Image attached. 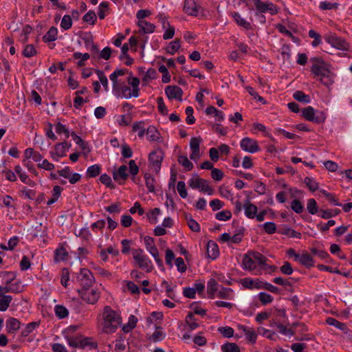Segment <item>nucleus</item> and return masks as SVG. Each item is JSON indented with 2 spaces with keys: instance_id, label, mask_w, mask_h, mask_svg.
I'll list each match as a JSON object with an SVG mask.
<instances>
[{
  "instance_id": "nucleus-29",
  "label": "nucleus",
  "mask_w": 352,
  "mask_h": 352,
  "mask_svg": "<svg viewBox=\"0 0 352 352\" xmlns=\"http://www.w3.org/2000/svg\"><path fill=\"white\" fill-rule=\"evenodd\" d=\"M207 254L208 257L212 260L217 258L219 254V248L215 243L212 241H210L208 243Z\"/></svg>"
},
{
  "instance_id": "nucleus-6",
  "label": "nucleus",
  "mask_w": 352,
  "mask_h": 352,
  "mask_svg": "<svg viewBox=\"0 0 352 352\" xmlns=\"http://www.w3.org/2000/svg\"><path fill=\"white\" fill-rule=\"evenodd\" d=\"M302 115L307 120L317 124L323 123L327 118L323 111H316L311 106L304 108L302 111Z\"/></svg>"
},
{
  "instance_id": "nucleus-35",
  "label": "nucleus",
  "mask_w": 352,
  "mask_h": 352,
  "mask_svg": "<svg viewBox=\"0 0 352 352\" xmlns=\"http://www.w3.org/2000/svg\"><path fill=\"white\" fill-rule=\"evenodd\" d=\"M128 72L126 69H116L112 74H110L109 78L112 82V85L121 82L122 81L118 80V77L124 76Z\"/></svg>"
},
{
  "instance_id": "nucleus-62",
  "label": "nucleus",
  "mask_w": 352,
  "mask_h": 352,
  "mask_svg": "<svg viewBox=\"0 0 352 352\" xmlns=\"http://www.w3.org/2000/svg\"><path fill=\"white\" fill-rule=\"evenodd\" d=\"M215 217L219 221H228L231 219L232 213L229 210H222L216 213Z\"/></svg>"
},
{
  "instance_id": "nucleus-53",
  "label": "nucleus",
  "mask_w": 352,
  "mask_h": 352,
  "mask_svg": "<svg viewBox=\"0 0 352 352\" xmlns=\"http://www.w3.org/2000/svg\"><path fill=\"white\" fill-rule=\"evenodd\" d=\"M124 285H126L128 291L132 294H139L140 289L139 287L131 280H124Z\"/></svg>"
},
{
  "instance_id": "nucleus-8",
  "label": "nucleus",
  "mask_w": 352,
  "mask_h": 352,
  "mask_svg": "<svg viewBox=\"0 0 352 352\" xmlns=\"http://www.w3.org/2000/svg\"><path fill=\"white\" fill-rule=\"evenodd\" d=\"M77 280L82 288H91L95 283L92 272L87 268H81L76 276Z\"/></svg>"
},
{
  "instance_id": "nucleus-17",
  "label": "nucleus",
  "mask_w": 352,
  "mask_h": 352,
  "mask_svg": "<svg viewBox=\"0 0 352 352\" xmlns=\"http://www.w3.org/2000/svg\"><path fill=\"white\" fill-rule=\"evenodd\" d=\"M165 93L169 99H177L182 100V89L178 86H168L165 89Z\"/></svg>"
},
{
  "instance_id": "nucleus-7",
  "label": "nucleus",
  "mask_w": 352,
  "mask_h": 352,
  "mask_svg": "<svg viewBox=\"0 0 352 352\" xmlns=\"http://www.w3.org/2000/svg\"><path fill=\"white\" fill-rule=\"evenodd\" d=\"M78 292L84 301L91 305L96 304L100 297V292L96 288H82Z\"/></svg>"
},
{
  "instance_id": "nucleus-41",
  "label": "nucleus",
  "mask_w": 352,
  "mask_h": 352,
  "mask_svg": "<svg viewBox=\"0 0 352 352\" xmlns=\"http://www.w3.org/2000/svg\"><path fill=\"white\" fill-rule=\"evenodd\" d=\"M101 170V166L99 164H94L89 166L87 169V177H96L98 176Z\"/></svg>"
},
{
  "instance_id": "nucleus-40",
  "label": "nucleus",
  "mask_w": 352,
  "mask_h": 352,
  "mask_svg": "<svg viewBox=\"0 0 352 352\" xmlns=\"http://www.w3.org/2000/svg\"><path fill=\"white\" fill-rule=\"evenodd\" d=\"M278 233L284 235L289 236L292 238H296V239H300L301 238V233L296 232V230L290 228H284L283 229H280L278 230Z\"/></svg>"
},
{
  "instance_id": "nucleus-28",
  "label": "nucleus",
  "mask_w": 352,
  "mask_h": 352,
  "mask_svg": "<svg viewBox=\"0 0 352 352\" xmlns=\"http://www.w3.org/2000/svg\"><path fill=\"white\" fill-rule=\"evenodd\" d=\"M326 322L329 325L336 327L338 329L342 331L344 333H346L349 331L345 323L341 322L333 318H327Z\"/></svg>"
},
{
  "instance_id": "nucleus-45",
  "label": "nucleus",
  "mask_w": 352,
  "mask_h": 352,
  "mask_svg": "<svg viewBox=\"0 0 352 352\" xmlns=\"http://www.w3.org/2000/svg\"><path fill=\"white\" fill-rule=\"evenodd\" d=\"M39 324L36 322H30L26 324L24 329L21 331V335L23 337H27L29 336L33 331L38 327Z\"/></svg>"
},
{
  "instance_id": "nucleus-14",
  "label": "nucleus",
  "mask_w": 352,
  "mask_h": 352,
  "mask_svg": "<svg viewBox=\"0 0 352 352\" xmlns=\"http://www.w3.org/2000/svg\"><path fill=\"white\" fill-rule=\"evenodd\" d=\"M240 146L242 150L250 153H255L260 151L258 142L250 138H244L240 142Z\"/></svg>"
},
{
  "instance_id": "nucleus-32",
  "label": "nucleus",
  "mask_w": 352,
  "mask_h": 352,
  "mask_svg": "<svg viewBox=\"0 0 352 352\" xmlns=\"http://www.w3.org/2000/svg\"><path fill=\"white\" fill-rule=\"evenodd\" d=\"M68 253L63 247L58 248L54 251V260L56 263L65 261L67 258Z\"/></svg>"
},
{
  "instance_id": "nucleus-43",
  "label": "nucleus",
  "mask_w": 352,
  "mask_h": 352,
  "mask_svg": "<svg viewBox=\"0 0 352 352\" xmlns=\"http://www.w3.org/2000/svg\"><path fill=\"white\" fill-rule=\"evenodd\" d=\"M61 191H62V188L60 186H55L53 188L52 197V198L48 199V201H47V204L50 206V205L54 204L58 200L59 197L60 196Z\"/></svg>"
},
{
  "instance_id": "nucleus-63",
  "label": "nucleus",
  "mask_w": 352,
  "mask_h": 352,
  "mask_svg": "<svg viewBox=\"0 0 352 352\" xmlns=\"http://www.w3.org/2000/svg\"><path fill=\"white\" fill-rule=\"evenodd\" d=\"M308 34L310 38L314 39L311 43L313 47H317L321 43L320 35L314 30H310L308 32Z\"/></svg>"
},
{
  "instance_id": "nucleus-27",
  "label": "nucleus",
  "mask_w": 352,
  "mask_h": 352,
  "mask_svg": "<svg viewBox=\"0 0 352 352\" xmlns=\"http://www.w3.org/2000/svg\"><path fill=\"white\" fill-rule=\"evenodd\" d=\"M298 261L307 268L314 266V258L307 252H304L303 254H300Z\"/></svg>"
},
{
  "instance_id": "nucleus-42",
  "label": "nucleus",
  "mask_w": 352,
  "mask_h": 352,
  "mask_svg": "<svg viewBox=\"0 0 352 352\" xmlns=\"http://www.w3.org/2000/svg\"><path fill=\"white\" fill-rule=\"evenodd\" d=\"M145 184L148 190L151 192H155V179L151 174L144 175Z\"/></svg>"
},
{
  "instance_id": "nucleus-46",
  "label": "nucleus",
  "mask_w": 352,
  "mask_h": 352,
  "mask_svg": "<svg viewBox=\"0 0 352 352\" xmlns=\"http://www.w3.org/2000/svg\"><path fill=\"white\" fill-rule=\"evenodd\" d=\"M180 47L179 39H175L171 41L168 46L166 47V52L171 55L175 54Z\"/></svg>"
},
{
  "instance_id": "nucleus-64",
  "label": "nucleus",
  "mask_w": 352,
  "mask_h": 352,
  "mask_svg": "<svg viewBox=\"0 0 352 352\" xmlns=\"http://www.w3.org/2000/svg\"><path fill=\"white\" fill-rule=\"evenodd\" d=\"M219 191L221 197L230 200L233 199V194L228 187L221 186L219 188Z\"/></svg>"
},
{
  "instance_id": "nucleus-51",
  "label": "nucleus",
  "mask_w": 352,
  "mask_h": 352,
  "mask_svg": "<svg viewBox=\"0 0 352 352\" xmlns=\"http://www.w3.org/2000/svg\"><path fill=\"white\" fill-rule=\"evenodd\" d=\"M178 162L182 165L187 171H189L193 168L192 163L188 160L185 155H180L178 157Z\"/></svg>"
},
{
  "instance_id": "nucleus-50",
  "label": "nucleus",
  "mask_w": 352,
  "mask_h": 352,
  "mask_svg": "<svg viewBox=\"0 0 352 352\" xmlns=\"http://www.w3.org/2000/svg\"><path fill=\"white\" fill-rule=\"evenodd\" d=\"M274 325L276 327L278 332L283 335H285L290 338L294 334V331L292 329H287L283 324L274 322Z\"/></svg>"
},
{
  "instance_id": "nucleus-56",
  "label": "nucleus",
  "mask_w": 352,
  "mask_h": 352,
  "mask_svg": "<svg viewBox=\"0 0 352 352\" xmlns=\"http://www.w3.org/2000/svg\"><path fill=\"white\" fill-rule=\"evenodd\" d=\"M222 352H240L239 346L235 343L228 342L221 346Z\"/></svg>"
},
{
  "instance_id": "nucleus-61",
  "label": "nucleus",
  "mask_w": 352,
  "mask_h": 352,
  "mask_svg": "<svg viewBox=\"0 0 352 352\" xmlns=\"http://www.w3.org/2000/svg\"><path fill=\"white\" fill-rule=\"evenodd\" d=\"M82 19L85 22L94 25L97 19V16L94 11L89 10L83 16Z\"/></svg>"
},
{
  "instance_id": "nucleus-31",
  "label": "nucleus",
  "mask_w": 352,
  "mask_h": 352,
  "mask_svg": "<svg viewBox=\"0 0 352 352\" xmlns=\"http://www.w3.org/2000/svg\"><path fill=\"white\" fill-rule=\"evenodd\" d=\"M137 322V318L133 315H130L127 323L122 327V330L124 333H129L136 327Z\"/></svg>"
},
{
  "instance_id": "nucleus-60",
  "label": "nucleus",
  "mask_w": 352,
  "mask_h": 352,
  "mask_svg": "<svg viewBox=\"0 0 352 352\" xmlns=\"http://www.w3.org/2000/svg\"><path fill=\"white\" fill-rule=\"evenodd\" d=\"M258 297L259 300L263 305L271 303L274 300V298L272 296H271L270 294H267L265 292H260L258 294Z\"/></svg>"
},
{
  "instance_id": "nucleus-44",
  "label": "nucleus",
  "mask_w": 352,
  "mask_h": 352,
  "mask_svg": "<svg viewBox=\"0 0 352 352\" xmlns=\"http://www.w3.org/2000/svg\"><path fill=\"white\" fill-rule=\"evenodd\" d=\"M54 311L56 316L60 319L66 318L69 314L67 309L60 305H57L54 307Z\"/></svg>"
},
{
  "instance_id": "nucleus-48",
  "label": "nucleus",
  "mask_w": 352,
  "mask_h": 352,
  "mask_svg": "<svg viewBox=\"0 0 352 352\" xmlns=\"http://www.w3.org/2000/svg\"><path fill=\"white\" fill-rule=\"evenodd\" d=\"M340 210L339 209H334V210H321L320 211V217H321L322 219H329L331 217H335L340 214Z\"/></svg>"
},
{
  "instance_id": "nucleus-58",
  "label": "nucleus",
  "mask_w": 352,
  "mask_h": 352,
  "mask_svg": "<svg viewBox=\"0 0 352 352\" xmlns=\"http://www.w3.org/2000/svg\"><path fill=\"white\" fill-rule=\"evenodd\" d=\"M161 210L158 208H155L153 209L148 214V217L149 219V221L152 224H155L157 223V217L160 214Z\"/></svg>"
},
{
  "instance_id": "nucleus-20",
  "label": "nucleus",
  "mask_w": 352,
  "mask_h": 352,
  "mask_svg": "<svg viewBox=\"0 0 352 352\" xmlns=\"http://www.w3.org/2000/svg\"><path fill=\"white\" fill-rule=\"evenodd\" d=\"M21 327V322L14 318H9L6 322V329L8 333H14Z\"/></svg>"
},
{
  "instance_id": "nucleus-21",
  "label": "nucleus",
  "mask_w": 352,
  "mask_h": 352,
  "mask_svg": "<svg viewBox=\"0 0 352 352\" xmlns=\"http://www.w3.org/2000/svg\"><path fill=\"white\" fill-rule=\"evenodd\" d=\"M128 177V168L126 165L120 166L117 170H115L113 172V179L116 182L126 180Z\"/></svg>"
},
{
  "instance_id": "nucleus-4",
  "label": "nucleus",
  "mask_w": 352,
  "mask_h": 352,
  "mask_svg": "<svg viewBox=\"0 0 352 352\" xmlns=\"http://www.w3.org/2000/svg\"><path fill=\"white\" fill-rule=\"evenodd\" d=\"M132 255L138 267L146 272H151L153 269V265L144 251L141 248L132 250Z\"/></svg>"
},
{
  "instance_id": "nucleus-36",
  "label": "nucleus",
  "mask_w": 352,
  "mask_h": 352,
  "mask_svg": "<svg viewBox=\"0 0 352 352\" xmlns=\"http://www.w3.org/2000/svg\"><path fill=\"white\" fill-rule=\"evenodd\" d=\"M12 300L10 295L0 296V311H6Z\"/></svg>"
},
{
  "instance_id": "nucleus-26",
  "label": "nucleus",
  "mask_w": 352,
  "mask_h": 352,
  "mask_svg": "<svg viewBox=\"0 0 352 352\" xmlns=\"http://www.w3.org/2000/svg\"><path fill=\"white\" fill-rule=\"evenodd\" d=\"M231 15L238 25L243 27L246 30H250L252 28L250 23L243 19L239 12H234Z\"/></svg>"
},
{
  "instance_id": "nucleus-15",
  "label": "nucleus",
  "mask_w": 352,
  "mask_h": 352,
  "mask_svg": "<svg viewBox=\"0 0 352 352\" xmlns=\"http://www.w3.org/2000/svg\"><path fill=\"white\" fill-rule=\"evenodd\" d=\"M201 142L202 139L200 137H194L190 139V148L191 153L190 158L195 162H197L200 157L199 146Z\"/></svg>"
},
{
  "instance_id": "nucleus-18",
  "label": "nucleus",
  "mask_w": 352,
  "mask_h": 352,
  "mask_svg": "<svg viewBox=\"0 0 352 352\" xmlns=\"http://www.w3.org/2000/svg\"><path fill=\"white\" fill-rule=\"evenodd\" d=\"M199 6L197 0H185L184 11L188 15L197 16L199 12Z\"/></svg>"
},
{
  "instance_id": "nucleus-39",
  "label": "nucleus",
  "mask_w": 352,
  "mask_h": 352,
  "mask_svg": "<svg viewBox=\"0 0 352 352\" xmlns=\"http://www.w3.org/2000/svg\"><path fill=\"white\" fill-rule=\"evenodd\" d=\"M73 139V140L75 142L76 144L80 146L81 149L84 151L89 152L90 149L87 146V143L78 135H76L74 132L71 133L70 135Z\"/></svg>"
},
{
  "instance_id": "nucleus-12",
  "label": "nucleus",
  "mask_w": 352,
  "mask_h": 352,
  "mask_svg": "<svg viewBox=\"0 0 352 352\" xmlns=\"http://www.w3.org/2000/svg\"><path fill=\"white\" fill-rule=\"evenodd\" d=\"M163 158L164 152L160 148H157L149 154L148 162L155 172L158 173L160 171Z\"/></svg>"
},
{
  "instance_id": "nucleus-57",
  "label": "nucleus",
  "mask_w": 352,
  "mask_h": 352,
  "mask_svg": "<svg viewBox=\"0 0 352 352\" xmlns=\"http://www.w3.org/2000/svg\"><path fill=\"white\" fill-rule=\"evenodd\" d=\"M116 122L119 126H128L131 122V117L129 115L118 116Z\"/></svg>"
},
{
  "instance_id": "nucleus-52",
  "label": "nucleus",
  "mask_w": 352,
  "mask_h": 352,
  "mask_svg": "<svg viewBox=\"0 0 352 352\" xmlns=\"http://www.w3.org/2000/svg\"><path fill=\"white\" fill-rule=\"evenodd\" d=\"M72 26V16L69 14H65L62 18L60 22V28L64 30L70 29Z\"/></svg>"
},
{
  "instance_id": "nucleus-38",
  "label": "nucleus",
  "mask_w": 352,
  "mask_h": 352,
  "mask_svg": "<svg viewBox=\"0 0 352 352\" xmlns=\"http://www.w3.org/2000/svg\"><path fill=\"white\" fill-rule=\"evenodd\" d=\"M147 139L150 142L157 141L160 138V134L155 127L150 126L146 129Z\"/></svg>"
},
{
  "instance_id": "nucleus-34",
  "label": "nucleus",
  "mask_w": 352,
  "mask_h": 352,
  "mask_svg": "<svg viewBox=\"0 0 352 352\" xmlns=\"http://www.w3.org/2000/svg\"><path fill=\"white\" fill-rule=\"evenodd\" d=\"M132 130L133 132H137L138 136L142 138L144 136L146 129L145 122L144 121L136 122L133 124Z\"/></svg>"
},
{
  "instance_id": "nucleus-1",
  "label": "nucleus",
  "mask_w": 352,
  "mask_h": 352,
  "mask_svg": "<svg viewBox=\"0 0 352 352\" xmlns=\"http://www.w3.org/2000/svg\"><path fill=\"white\" fill-rule=\"evenodd\" d=\"M98 322L102 333L112 334L121 326L122 319L120 312L106 305L98 318Z\"/></svg>"
},
{
  "instance_id": "nucleus-25",
  "label": "nucleus",
  "mask_w": 352,
  "mask_h": 352,
  "mask_svg": "<svg viewBox=\"0 0 352 352\" xmlns=\"http://www.w3.org/2000/svg\"><path fill=\"white\" fill-rule=\"evenodd\" d=\"M245 215L249 219H254L258 211V208L250 201H246L243 204Z\"/></svg>"
},
{
  "instance_id": "nucleus-59",
  "label": "nucleus",
  "mask_w": 352,
  "mask_h": 352,
  "mask_svg": "<svg viewBox=\"0 0 352 352\" xmlns=\"http://www.w3.org/2000/svg\"><path fill=\"white\" fill-rule=\"evenodd\" d=\"M166 334L160 330H156L149 338V340L153 342H158L164 339Z\"/></svg>"
},
{
  "instance_id": "nucleus-47",
  "label": "nucleus",
  "mask_w": 352,
  "mask_h": 352,
  "mask_svg": "<svg viewBox=\"0 0 352 352\" xmlns=\"http://www.w3.org/2000/svg\"><path fill=\"white\" fill-rule=\"evenodd\" d=\"M56 133L58 135L63 134L65 139L69 138L71 133H69L68 129L65 126V125L63 124L60 122H58L55 126Z\"/></svg>"
},
{
  "instance_id": "nucleus-11",
  "label": "nucleus",
  "mask_w": 352,
  "mask_h": 352,
  "mask_svg": "<svg viewBox=\"0 0 352 352\" xmlns=\"http://www.w3.org/2000/svg\"><path fill=\"white\" fill-rule=\"evenodd\" d=\"M325 41L331 47L342 51H348L349 44L342 38L337 36L335 34H329L325 38Z\"/></svg>"
},
{
  "instance_id": "nucleus-10",
  "label": "nucleus",
  "mask_w": 352,
  "mask_h": 352,
  "mask_svg": "<svg viewBox=\"0 0 352 352\" xmlns=\"http://www.w3.org/2000/svg\"><path fill=\"white\" fill-rule=\"evenodd\" d=\"M144 243L146 250L153 256L159 267H163L162 260L159 256V252L155 246L154 239L149 236L144 238Z\"/></svg>"
},
{
  "instance_id": "nucleus-55",
  "label": "nucleus",
  "mask_w": 352,
  "mask_h": 352,
  "mask_svg": "<svg viewBox=\"0 0 352 352\" xmlns=\"http://www.w3.org/2000/svg\"><path fill=\"white\" fill-rule=\"evenodd\" d=\"M304 182L311 192H314L318 189V182L312 177H305Z\"/></svg>"
},
{
  "instance_id": "nucleus-22",
  "label": "nucleus",
  "mask_w": 352,
  "mask_h": 352,
  "mask_svg": "<svg viewBox=\"0 0 352 352\" xmlns=\"http://www.w3.org/2000/svg\"><path fill=\"white\" fill-rule=\"evenodd\" d=\"M221 286L214 278L210 279L207 283V293L209 298H214Z\"/></svg>"
},
{
  "instance_id": "nucleus-54",
  "label": "nucleus",
  "mask_w": 352,
  "mask_h": 352,
  "mask_svg": "<svg viewBox=\"0 0 352 352\" xmlns=\"http://www.w3.org/2000/svg\"><path fill=\"white\" fill-rule=\"evenodd\" d=\"M128 82L129 84L132 87V89L134 91V93L135 95H138L139 96V85H140V80L137 77H131L129 76L128 78Z\"/></svg>"
},
{
  "instance_id": "nucleus-9",
  "label": "nucleus",
  "mask_w": 352,
  "mask_h": 352,
  "mask_svg": "<svg viewBox=\"0 0 352 352\" xmlns=\"http://www.w3.org/2000/svg\"><path fill=\"white\" fill-rule=\"evenodd\" d=\"M113 92L115 96L118 98H124L129 99L132 97L138 98V96L135 95L134 91L124 84V82H121L112 85Z\"/></svg>"
},
{
  "instance_id": "nucleus-3",
  "label": "nucleus",
  "mask_w": 352,
  "mask_h": 352,
  "mask_svg": "<svg viewBox=\"0 0 352 352\" xmlns=\"http://www.w3.org/2000/svg\"><path fill=\"white\" fill-rule=\"evenodd\" d=\"M267 258L258 252L245 254L242 261V267L252 272L255 275L261 274V264L267 261Z\"/></svg>"
},
{
  "instance_id": "nucleus-23",
  "label": "nucleus",
  "mask_w": 352,
  "mask_h": 352,
  "mask_svg": "<svg viewBox=\"0 0 352 352\" xmlns=\"http://www.w3.org/2000/svg\"><path fill=\"white\" fill-rule=\"evenodd\" d=\"M14 172L18 175L23 183L32 187L35 185V183L28 177L25 172L23 170L20 165H16L14 166Z\"/></svg>"
},
{
  "instance_id": "nucleus-30",
  "label": "nucleus",
  "mask_w": 352,
  "mask_h": 352,
  "mask_svg": "<svg viewBox=\"0 0 352 352\" xmlns=\"http://www.w3.org/2000/svg\"><path fill=\"white\" fill-rule=\"evenodd\" d=\"M185 322L188 330L190 331H194L199 327V324L197 323V319L192 312H189L187 314Z\"/></svg>"
},
{
  "instance_id": "nucleus-24",
  "label": "nucleus",
  "mask_w": 352,
  "mask_h": 352,
  "mask_svg": "<svg viewBox=\"0 0 352 352\" xmlns=\"http://www.w3.org/2000/svg\"><path fill=\"white\" fill-rule=\"evenodd\" d=\"M215 297L226 300H233L234 294L233 290L230 287L221 286Z\"/></svg>"
},
{
  "instance_id": "nucleus-49",
  "label": "nucleus",
  "mask_w": 352,
  "mask_h": 352,
  "mask_svg": "<svg viewBox=\"0 0 352 352\" xmlns=\"http://www.w3.org/2000/svg\"><path fill=\"white\" fill-rule=\"evenodd\" d=\"M109 10V3L107 1H102L98 6V17L100 19H104Z\"/></svg>"
},
{
  "instance_id": "nucleus-19",
  "label": "nucleus",
  "mask_w": 352,
  "mask_h": 352,
  "mask_svg": "<svg viewBox=\"0 0 352 352\" xmlns=\"http://www.w3.org/2000/svg\"><path fill=\"white\" fill-rule=\"evenodd\" d=\"M137 25L140 28L139 32L141 34H151L155 29L154 24L146 20L138 21Z\"/></svg>"
},
{
  "instance_id": "nucleus-2",
  "label": "nucleus",
  "mask_w": 352,
  "mask_h": 352,
  "mask_svg": "<svg viewBox=\"0 0 352 352\" xmlns=\"http://www.w3.org/2000/svg\"><path fill=\"white\" fill-rule=\"evenodd\" d=\"M313 63L311 72L320 82L326 87H329L334 83L336 75L331 72L329 65L322 58L314 57L311 58Z\"/></svg>"
},
{
  "instance_id": "nucleus-33",
  "label": "nucleus",
  "mask_w": 352,
  "mask_h": 352,
  "mask_svg": "<svg viewBox=\"0 0 352 352\" xmlns=\"http://www.w3.org/2000/svg\"><path fill=\"white\" fill-rule=\"evenodd\" d=\"M58 30L55 27H52L43 36V39L45 43L54 41L57 39Z\"/></svg>"
},
{
  "instance_id": "nucleus-37",
  "label": "nucleus",
  "mask_w": 352,
  "mask_h": 352,
  "mask_svg": "<svg viewBox=\"0 0 352 352\" xmlns=\"http://www.w3.org/2000/svg\"><path fill=\"white\" fill-rule=\"evenodd\" d=\"M293 98L298 101L305 104H308L311 102V99L309 95L305 94L302 91H296L293 94Z\"/></svg>"
},
{
  "instance_id": "nucleus-13",
  "label": "nucleus",
  "mask_w": 352,
  "mask_h": 352,
  "mask_svg": "<svg viewBox=\"0 0 352 352\" xmlns=\"http://www.w3.org/2000/svg\"><path fill=\"white\" fill-rule=\"evenodd\" d=\"M72 144L67 141L58 143L54 146L53 151L50 152L51 157L54 161H58L59 158L66 155L67 151L71 147Z\"/></svg>"
},
{
  "instance_id": "nucleus-16",
  "label": "nucleus",
  "mask_w": 352,
  "mask_h": 352,
  "mask_svg": "<svg viewBox=\"0 0 352 352\" xmlns=\"http://www.w3.org/2000/svg\"><path fill=\"white\" fill-rule=\"evenodd\" d=\"M255 6L260 12H269L271 14H276L278 12L276 7L272 3H266L261 0H256Z\"/></svg>"
},
{
  "instance_id": "nucleus-5",
  "label": "nucleus",
  "mask_w": 352,
  "mask_h": 352,
  "mask_svg": "<svg viewBox=\"0 0 352 352\" xmlns=\"http://www.w3.org/2000/svg\"><path fill=\"white\" fill-rule=\"evenodd\" d=\"M188 184L192 189H198L199 191L212 195L214 193L213 188L210 186L207 180L200 178L198 175H193L189 180Z\"/></svg>"
}]
</instances>
